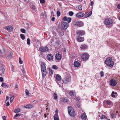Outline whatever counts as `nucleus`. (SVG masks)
I'll return each instance as SVG.
<instances>
[{"label": "nucleus", "mask_w": 120, "mask_h": 120, "mask_svg": "<svg viewBox=\"0 0 120 120\" xmlns=\"http://www.w3.org/2000/svg\"><path fill=\"white\" fill-rule=\"evenodd\" d=\"M40 2L41 4H44L45 3V0H40Z\"/></svg>", "instance_id": "obj_46"}, {"label": "nucleus", "mask_w": 120, "mask_h": 120, "mask_svg": "<svg viewBox=\"0 0 120 120\" xmlns=\"http://www.w3.org/2000/svg\"><path fill=\"white\" fill-rule=\"evenodd\" d=\"M15 88H18V86L17 85H15Z\"/></svg>", "instance_id": "obj_60"}, {"label": "nucleus", "mask_w": 120, "mask_h": 120, "mask_svg": "<svg viewBox=\"0 0 120 120\" xmlns=\"http://www.w3.org/2000/svg\"><path fill=\"white\" fill-rule=\"evenodd\" d=\"M85 15V14L82 12H79L76 15V17L78 18H81L83 17Z\"/></svg>", "instance_id": "obj_9"}, {"label": "nucleus", "mask_w": 120, "mask_h": 120, "mask_svg": "<svg viewBox=\"0 0 120 120\" xmlns=\"http://www.w3.org/2000/svg\"><path fill=\"white\" fill-rule=\"evenodd\" d=\"M12 55V54L11 53L10 55L8 56V57H10V56H11Z\"/></svg>", "instance_id": "obj_59"}, {"label": "nucleus", "mask_w": 120, "mask_h": 120, "mask_svg": "<svg viewBox=\"0 0 120 120\" xmlns=\"http://www.w3.org/2000/svg\"><path fill=\"white\" fill-rule=\"evenodd\" d=\"M21 114H19V113H17L16 114V115L14 116V118H15L17 117L18 116H20L21 115Z\"/></svg>", "instance_id": "obj_44"}, {"label": "nucleus", "mask_w": 120, "mask_h": 120, "mask_svg": "<svg viewBox=\"0 0 120 120\" xmlns=\"http://www.w3.org/2000/svg\"><path fill=\"white\" fill-rule=\"evenodd\" d=\"M68 113L71 116H75V113L72 107L69 106L68 107Z\"/></svg>", "instance_id": "obj_2"}, {"label": "nucleus", "mask_w": 120, "mask_h": 120, "mask_svg": "<svg viewBox=\"0 0 120 120\" xmlns=\"http://www.w3.org/2000/svg\"><path fill=\"white\" fill-rule=\"evenodd\" d=\"M120 20V16H119L118 18Z\"/></svg>", "instance_id": "obj_64"}, {"label": "nucleus", "mask_w": 120, "mask_h": 120, "mask_svg": "<svg viewBox=\"0 0 120 120\" xmlns=\"http://www.w3.org/2000/svg\"><path fill=\"white\" fill-rule=\"evenodd\" d=\"M14 98V97L13 96H12L10 100V101L11 103L12 102Z\"/></svg>", "instance_id": "obj_40"}, {"label": "nucleus", "mask_w": 120, "mask_h": 120, "mask_svg": "<svg viewBox=\"0 0 120 120\" xmlns=\"http://www.w3.org/2000/svg\"><path fill=\"white\" fill-rule=\"evenodd\" d=\"M5 28L9 32H10L12 30V27L11 26H8L5 27Z\"/></svg>", "instance_id": "obj_14"}, {"label": "nucleus", "mask_w": 120, "mask_h": 120, "mask_svg": "<svg viewBox=\"0 0 120 120\" xmlns=\"http://www.w3.org/2000/svg\"><path fill=\"white\" fill-rule=\"evenodd\" d=\"M3 78L2 77H0V82H2L3 81Z\"/></svg>", "instance_id": "obj_51"}, {"label": "nucleus", "mask_w": 120, "mask_h": 120, "mask_svg": "<svg viewBox=\"0 0 120 120\" xmlns=\"http://www.w3.org/2000/svg\"><path fill=\"white\" fill-rule=\"evenodd\" d=\"M56 78L58 81H60L61 79V77L60 75H56Z\"/></svg>", "instance_id": "obj_23"}, {"label": "nucleus", "mask_w": 120, "mask_h": 120, "mask_svg": "<svg viewBox=\"0 0 120 120\" xmlns=\"http://www.w3.org/2000/svg\"><path fill=\"white\" fill-rule=\"evenodd\" d=\"M20 37L21 39L23 40H24L25 39V37L24 35L22 34H20Z\"/></svg>", "instance_id": "obj_30"}, {"label": "nucleus", "mask_w": 120, "mask_h": 120, "mask_svg": "<svg viewBox=\"0 0 120 120\" xmlns=\"http://www.w3.org/2000/svg\"><path fill=\"white\" fill-rule=\"evenodd\" d=\"M19 62L20 64H22L23 63V61L21 59V58L20 57L19 58Z\"/></svg>", "instance_id": "obj_35"}, {"label": "nucleus", "mask_w": 120, "mask_h": 120, "mask_svg": "<svg viewBox=\"0 0 120 120\" xmlns=\"http://www.w3.org/2000/svg\"><path fill=\"white\" fill-rule=\"evenodd\" d=\"M85 34V32L83 30H78L77 32V34L79 36H82L84 35Z\"/></svg>", "instance_id": "obj_12"}, {"label": "nucleus", "mask_w": 120, "mask_h": 120, "mask_svg": "<svg viewBox=\"0 0 120 120\" xmlns=\"http://www.w3.org/2000/svg\"><path fill=\"white\" fill-rule=\"evenodd\" d=\"M57 14L58 16H60L61 14L60 12L59 11H57Z\"/></svg>", "instance_id": "obj_42"}, {"label": "nucleus", "mask_w": 120, "mask_h": 120, "mask_svg": "<svg viewBox=\"0 0 120 120\" xmlns=\"http://www.w3.org/2000/svg\"><path fill=\"white\" fill-rule=\"evenodd\" d=\"M106 117L104 115H103L102 116L100 117L101 118V119H103Z\"/></svg>", "instance_id": "obj_50"}, {"label": "nucleus", "mask_w": 120, "mask_h": 120, "mask_svg": "<svg viewBox=\"0 0 120 120\" xmlns=\"http://www.w3.org/2000/svg\"><path fill=\"white\" fill-rule=\"evenodd\" d=\"M41 70L46 69V67L44 64H42L41 65Z\"/></svg>", "instance_id": "obj_24"}, {"label": "nucleus", "mask_w": 120, "mask_h": 120, "mask_svg": "<svg viewBox=\"0 0 120 120\" xmlns=\"http://www.w3.org/2000/svg\"><path fill=\"white\" fill-rule=\"evenodd\" d=\"M69 94L70 96H73L74 95V93L72 91H70L69 92Z\"/></svg>", "instance_id": "obj_38"}, {"label": "nucleus", "mask_w": 120, "mask_h": 120, "mask_svg": "<svg viewBox=\"0 0 120 120\" xmlns=\"http://www.w3.org/2000/svg\"><path fill=\"white\" fill-rule=\"evenodd\" d=\"M27 44L29 45H30V39L29 38H28L27 39Z\"/></svg>", "instance_id": "obj_34"}, {"label": "nucleus", "mask_w": 120, "mask_h": 120, "mask_svg": "<svg viewBox=\"0 0 120 120\" xmlns=\"http://www.w3.org/2000/svg\"><path fill=\"white\" fill-rule=\"evenodd\" d=\"M25 92L26 95H28L29 94V92L27 89L25 90Z\"/></svg>", "instance_id": "obj_31"}, {"label": "nucleus", "mask_w": 120, "mask_h": 120, "mask_svg": "<svg viewBox=\"0 0 120 120\" xmlns=\"http://www.w3.org/2000/svg\"><path fill=\"white\" fill-rule=\"evenodd\" d=\"M117 7L118 9H120V4H118Z\"/></svg>", "instance_id": "obj_55"}, {"label": "nucleus", "mask_w": 120, "mask_h": 120, "mask_svg": "<svg viewBox=\"0 0 120 120\" xmlns=\"http://www.w3.org/2000/svg\"><path fill=\"white\" fill-rule=\"evenodd\" d=\"M87 45L85 44L81 45L80 47V49L82 50H85L87 49Z\"/></svg>", "instance_id": "obj_11"}, {"label": "nucleus", "mask_w": 120, "mask_h": 120, "mask_svg": "<svg viewBox=\"0 0 120 120\" xmlns=\"http://www.w3.org/2000/svg\"><path fill=\"white\" fill-rule=\"evenodd\" d=\"M21 110L20 109L18 108V109H15V110H14V112L16 113H18Z\"/></svg>", "instance_id": "obj_29"}, {"label": "nucleus", "mask_w": 120, "mask_h": 120, "mask_svg": "<svg viewBox=\"0 0 120 120\" xmlns=\"http://www.w3.org/2000/svg\"><path fill=\"white\" fill-rule=\"evenodd\" d=\"M74 13L72 11H70L69 13V15L70 16H72L73 15Z\"/></svg>", "instance_id": "obj_41"}, {"label": "nucleus", "mask_w": 120, "mask_h": 120, "mask_svg": "<svg viewBox=\"0 0 120 120\" xmlns=\"http://www.w3.org/2000/svg\"><path fill=\"white\" fill-rule=\"evenodd\" d=\"M111 117L113 118H115L116 117V114H114V113H112L111 115Z\"/></svg>", "instance_id": "obj_32"}, {"label": "nucleus", "mask_w": 120, "mask_h": 120, "mask_svg": "<svg viewBox=\"0 0 120 120\" xmlns=\"http://www.w3.org/2000/svg\"><path fill=\"white\" fill-rule=\"evenodd\" d=\"M55 57L58 60H60L62 58L61 55L59 53H57L56 54Z\"/></svg>", "instance_id": "obj_16"}, {"label": "nucleus", "mask_w": 120, "mask_h": 120, "mask_svg": "<svg viewBox=\"0 0 120 120\" xmlns=\"http://www.w3.org/2000/svg\"><path fill=\"white\" fill-rule=\"evenodd\" d=\"M106 103L108 105H110L111 104V103H110V101H108V100L107 101Z\"/></svg>", "instance_id": "obj_48"}, {"label": "nucleus", "mask_w": 120, "mask_h": 120, "mask_svg": "<svg viewBox=\"0 0 120 120\" xmlns=\"http://www.w3.org/2000/svg\"><path fill=\"white\" fill-rule=\"evenodd\" d=\"M61 101L63 102H66L68 101V99L66 98H64L61 99Z\"/></svg>", "instance_id": "obj_26"}, {"label": "nucleus", "mask_w": 120, "mask_h": 120, "mask_svg": "<svg viewBox=\"0 0 120 120\" xmlns=\"http://www.w3.org/2000/svg\"><path fill=\"white\" fill-rule=\"evenodd\" d=\"M1 86L2 87H4V86H7L4 83H2V84Z\"/></svg>", "instance_id": "obj_45"}, {"label": "nucleus", "mask_w": 120, "mask_h": 120, "mask_svg": "<svg viewBox=\"0 0 120 120\" xmlns=\"http://www.w3.org/2000/svg\"><path fill=\"white\" fill-rule=\"evenodd\" d=\"M53 96L55 100H56L58 98L57 94L56 93H54L53 94Z\"/></svg>", "instance_id": "obj_27"}, {"label": "nucleus", "mask_w": 120, "mask_h": 120, "mask_svg": "<svg viewBox=\"0 0 120 120\" xmlns=\"http://www.w3.org/2000/svg\"><path fill=\"white\" fill-rule=\"evenodd\" d=\"M61 35H64V32L62 33V34H61Z\"/></svg>", "instance_id": "obj_61"}, {"label": "nucleus", "mask_w": 120, "mask_h": 120, "mask_svg": "<svg viewBox=\"0 0 120 120\" xmlns=\"http://www.w3.org/2000/svg\"><path fill=\"white\" fill-rule=\"evenodd\" d=\"M52 68L54 69H58V68L57 66L55 65H54L52 66Z\"/></svg>", "instance_id": "obj_36"}, {"label": "nucleus", "mask_w": 120, "mask_h": 120, "mask_svg": "<svg viewBox=\"0 0 120 120\" xmlns=\"http://www.w3.org/2000/svg\"><path fill=\"white\" fill-rule=\"evenodd\" d=\"M78 41L79 42H81L84 40V39L83 37H78L77 38Z\"/></svg>", "instance_id": "obj_17"}, {"label": "nucleus", "mask_w": 120, "mask_h": 120, "mask_svg": "<svg viewBox=\"0 0 120 120\" xmlns=\"http://www.w3.org/2000/svg\"><path fill=\"white\" fill-rule=\"evenodd\" d=\"M9 99V97L7 96H6V101H7Z\"/></svg>", "instance_id": "obj_57"}, {"label": "nucleus", "mask_w": 120, "mask_h": 120, "mask_svg": "<svg viewBox=\"0 0 120 120\" xmlns=\"http://www.w3.org/2000/svg\"><path fill=\"white\" fill-rule=\"evenodd\" d=\"M31 9H33V10H34L36 8V7L35 5H32L31 6Z\"/></svg>", "instance_id": "obj_43"}, {"label": "nucleus", "mask_w": 120, "mask_h": 120, "mask_svg": "<svg viewBox=\"0 0 120 120\" xmlns=\"http://www.w3.org/2000/svg\"><path fill=\"white\" fill-rule=\"evenodd\" d=\"M33 105H32L29 104L26 105L25 106V108H26L30 109L33 107Z\"/></svg>", "instance_id": "obj_22"}, {"label": "nucleus", "mask_w": 120, "mask_h": 120, "mask_svg": "<svg viewBox=\"0 0 120 120\" xmlns=\"http://www.w3.org/2000/svg\"><path fill=\"white\" fill-rule=\"evenodd\" d=\"M79 9L80 10H81L82 9V5H80L78 7Z\"/></svg>", "instance_id": "obj_47"}, {"label": "nucleus", "mask_w": 120, "mask_h": 120, "mask_svg": "<svg viewBox=\"0 0 120 120\" xmlns=\"http://www.w3.org/2000/svg\"><path fill=\"white\" fill-rule=\"evenodd\" d=\"M94 4V2L93 1H92L91 2L90 5L92 6Z\"/></svg>", "instance_id": "obj_56"}, {"label": "nucleus", "mask_w": 120, "mask_h": 120, "mask_svg": "<svg viewBox=\"0 0 120 120\" xmlns=\"http://www.w3.org/2000/svg\"><path fill=\"white\" fill-rule=\"evenodd\" d=\"M11 68L12 69V71H13L14 70L13 68V66Z\"/></svg>", "instance_id": "obj_62"}, {"label": "nucleus", "mask_w": 120, "mask_h": 120, "mask_svg": "<svg viewBox=\"0 0 120 120\" xmlns=\"http://www.w3.org/2000/svg\"><path fill=\"white\" fill-rule=\"evenodd\" d=\"M74 25L77 27L82 26L83 25V24L82 22L81 21H74L73 22Z\"/></svg>", "instance_id": "obj_6"}, {"label": "nucleus", "mask_w": 120, "mask_h": 120, "mask_svg": "<svg viewBox=\"0 0 120 120\" xmlns=\"http://www.w3.org/2000/svg\"><path fill=\"white\" fill-rule=\"evenodd\" d=\"M10 105V103L9 102H7L6 104V105L7 106H9Z\"/></svg>", "instance_id": "obj_52"}, {"label": "nucleus", "mask_w": 120, "mask_h": 120, "mask_svg": "<svg viewBox=\"0 0 120 120\" xmlns=\"http://www.w3.org/2000/svg\"><path fill=\"white\" fill-rule=\"evenodd\" d=\"M116 94H117L116 92L113 91L111 94V96L112 97L115 98L116 96Z\"/></svg>", "instance_id": "obj_25"}, {"label": "nucleus", "mask_w": 120, "mask_h": 120, "mask_svg": "<svg viewBox=\"0 0 120 120\" xmlns=\"http://www.w3.org/2000/svg\"><path fill=\"white\" fill-rule=\"evenodd\" d=\"M105 62L107 66L109 67H112L114 64V63L111 57L107 58L105 60Z\"/></svg>", "instance_id": "obj_1"}, {"label": "nucleus", "mask_w": 120, "mask_h": 120, "mask_svg": "<svg viewBox=\"0 0 120 120\" xmlns=\"http://www.w3.org/2000/svg\"><path fill=\"white\" fill-rule=\"evenodd\" d=\"M70 80V79L69 78H66V80L68 82Z\"/></svg>", "instance_id": "obj_49"}, {"label": "nucleus", "mask_w": 120, "mask_h": 120, "mask_svg": "<svg viewBox=\"0 0 120 120\" xmlns=\"http://www.w3.org/2000/svg\"><path fill=\"white\" fill-rule=\"evenodd\" d=\"M117 84V82L115 79H111L110 81V85L112 86H115Z\"/></svg>", "instance_id": "obj_7"}, {"label": "nucleus", "mask_w": 120, "mask_h": 120, "mask_svg": "<svg viewBox=\"0 0 120 120\" xmlns=\"http://www.w3.org/2000/svg\"><path fill=\"white\" fill-rule=\"evenodd\" d=\"M61 28L63 30L67 29L68 26V25L67 22H62L60 23Z\"/></svg>", "instance_id": "obj_3"}, {"label": "nucleus", "mask_w": 120, "mask_h": 120, "mask_svg": "<svg viewBox=\"0 0 120 120\" xmlns=\"http://www.w3.org/2000/svg\"><path fill=\"white\" fill-rule=\"evenodd\" d=\"M44 116L45 117H46V114H45L44 115Z\"/></svg>", "instance_id": "obj_63"}, {"label": "nucleus", "mask_w": 120, "mask_h": 120, "mask_svg": "<svg viewBox=\"0 0 120 120\" xmlns=\"http://www.w3.org/2000/svg\"><path fill=\"white\" fill-rule=\"evenodd\" d=\"M56 114L54 115L53 118L54 120H59V116L58 114V112L56 111Z\"/></svg>", "instance_id": "obj_15"}, {"label": "nucleus", "mask_w": 120, "mask_h": 120, "mask_svg": "<svg viewBox=\"0 0 120 120\" xmlns=\"http://www.w3.org/2000/svg\"><path fill=\"white\" fill-rule=\"evenodd\" d=\"M55 19V18L54 17H53L51 19V20L52 21H54Z\"/></svg>", "instance_id": "obj_54"}, {"label": "nucleus", "mask_w": 120, "mask_h": 120, "mask_svg": "<svg viewBox=\"0 0 120 120\" xmlns=\"http://www.w3.org/2000/svg\"><path fill=\"white\" fill-rule=\"evenodd\" d=\"M77 106L78 108H80V106L79 104L77 105Z\"/></svg>", "instance_id": "obj_58"}, {"label": "nucleus", "mask_w": 120, "mask_h": 120, "mask_svg": "<svg viewBox=\"0 0 120 120\" xmlns=\"http://www.w3.org/2000/svg\"><path fill=\"white\" fill-rule=\"evenodd\" d=\"M20 31L21 32L23 33H25L26 32V30L24 29H21L20 30Z\"/></svg>", "instance_id": "obj_39"}, {"label": "nucleus", "mask_w": 120, "mask_h": 120, "mask_svg": "<svg viewBox=\"0 0 120 120\" xmlns=\"http://www.w3.org/2000/svg\"><path fill=\"white\" fill-rule=\"evenodd\" d=\"M39 50L41 52H45L49 51V49L46 46L41 47L39 48Z\"/></svg>", "instance_id": "obj_8"}, {"label": "nucleus", "mask_w": 120, "mask_h": 120, "mask_svg": "<svg viewBox=\"0 0 120 120\" xmlns=\"http://www.w3.org/2000/svg\"><path fill=\"white\" fill-rule=\"evenodd\" d=\"M92 12L91 11H90L88 14L86 15V17L87 18L90 16L92 14Z\"/></svg>", "instance_id": "obj_28"}, {"label": "nucleus", "mask_w": 120, "mask_h": 120, "mask_svg": "<svg viewBox=\"0 0 120 120\" xmlns=\"http://www.w3.org/2000/svg\"><path fill=\"white\" fill-rule=\"evenodd\" d=\"M43 76L45 77L46 74V70H41Z\"/></svg>", "instance_id": "obj_20"}, {"label": "nucleus", "mask_w": 120, "mask_h": 120, "mask_svg": "<svg viewBox=\"0 0 120 120\" xmlns=\"http://www.w3.org/2000/svg\"><path fill=\"white\" fill-rule=\"evenodd\" d=\"M47 58L48 60L52 61L53 60V57L52 55L51 54H48L47 56Z\"/></svg>", "instance_id": "obj_13"}, {"label": "nucleus", "mask_w": 120, "mask_h": 120, "mask_svg": "<svg viewBox=\"0 0 120 120\" xmlns=\"http://www.w3.org/2000/svg\"><path fill=\"white\" fill-rule=\"evenodd\" d=\"M62 20L64 21H67L69 23L71 22V19L70 17L68 18L66 16H64Z\"/></svg>", "instance_id": "obj_10"}, {"label": "nucleus", "mask_w": 120, "mask_h": 120, "mask_svg": "<svg viewBox=\"0 0 120 120\" xmlns=\"http://www.w3.org/2000/svg\"><path fill=\"white\" fill-rule=\"evenodd\" d=\"M3 120H6V118L5 116H3Z\"/></svg>", "instance_id": "obj_53"}, {"label": "nucleus", "mask_w": 120, "mask_h": 120, "mask_svg": "<svg viewBox=\"0 0 120 120\" xmlns=\"http://www.w3.org/2000/svg\"><path fill=\"white\" fill-rule=\"evenodd\" d=\"M74 64V66L76 67H79L80 65L79 63L77 61L75 62Z\"/></svg>", "instance_id": "obj_21"}, {"label": "nucleus", "mask_w": 120, "mask_h": 120, "mask_svg": "<svg viewBox=\"0 0 120 120\" xmlns=\"http://www.w3.org/2000/svg\"><path fill=\"white\" fill-rule=\"evenodd\" d=\"M85 113H83L81 116V117L83 120H86L87 119V117Z\"/></svg>", "instance_id": "obj_18"}, {"label": "nucleus", "mask_w": 120, "mask_h": 120, "mask_svg": "<svg viewBox=\"0 0 120 120\" xmlns=\"http://www.w3.org/2000/svg\"><path fill=\"white\" fill-rule=\"evenodd\" d=\"M100 74L101 75V77H102L104 76V73L103 71H102L100 72Z\"/></svg>", "instance_id": "obj_37"}, {"label": "nucleus", "mask_w": 120, "mask_h": 120, "mask_svg": "<svg viewBox=\"0 0 120 120\" xmlns=\"http://www.w3.org/2000/svg\"><path fill=\"white\" fill-rule=\"evenodd\" d=\"M104 23L106 25H109L112 23V21L111 18H107L105 19L104 21Z\"/></svg>", "instance_id": "obj_4"}, {"label": "nucleus", "mask_w": 120, "mask_h": 120, "mask_svg": "<svg viewBox=\"0 0 120 120\" xmlns=\"http://www.w3.org/2000/svg\"><path fill=\"white\" fill-rule=\"evenodd\" d=\"M51 41L52 42H54L56 43L58 45H59V42H58V41H57L56 40V38L55 37H53L51 39Z\"/></svg>", "instance_id": "obj_19"}, {"label": "nucleus", "mask_w": 120, "mask_h": 120, "mask_svg": "<svg viewBox=\"0 0 120 120\" xmlns=\"http://www.w3.org/2000/svg\"><path fill=\"white\" fill-rule=\"evenodd\" d=\"M49 71L50 74L52 75L53 74V71L51 69L49 68Z\"/></svg>", "instance_id": "obj_33"}, {"label": "nucleus", "mask_w": 120, "mask_h": 120, "mask_svg": "<svg viewBox=\"0 0 120 120\" xmlns=\"http://www.w3.org/2000/svg\"><path fill=\"white\" fill-rule=\"evenodd\" d=\"M89 57V55L87 53H82L81 55L82 59L84 60H88Z\"/></svg>", "instance_id": "obj_5"}]
</instances>
